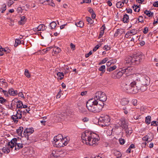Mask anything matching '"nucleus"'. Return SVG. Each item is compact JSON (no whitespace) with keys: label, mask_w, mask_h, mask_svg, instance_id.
I'll return each instance as SVG.
<instances>
[{"label":"nucleus","mask_w":158,"mask_h":158,"mask_svg":"<svg viewBox=\"0 0 158 158\" xmlns=\"http://www.w3.org/2000/svg\"><path fill=\"white\" fill-rule=\"evenodd\" d=\"M133 69L134 68L131 67H128L127 68L123 69L124 71V74L127 76L133 73Z\"/></svg>","instance_id":"nucleus-14"},{"label":"nucleus","mask_w":158,"mask_h":158,"mask_svg":"<svg viewBox=\"0 0 158 158\" xmlns=\"http://www.w3.org/2000/svg\"><path fill=\"white\" fill-rule=\"evenodd\" d=\"M110 121L109 116L107 115H102L98 119V124L102 127L107 126L109 125Z\"/></svg>","instance_id":"nucleus-6"},{"label":"nucleus","mask_w":158,"mask_h":158,"mask_svg":"<svg viewBox=\"0 0 158 158\" xmlns=\"http://www.w3.org/2000/svg\"><path fill=\"white\" fill-rule=\"evenodd\" d=\"M68 140H67L66 137L64 138V139L53 142V143L56 146V147H63L66 146L68 143Z\"/></svg>","instance_id":"nucleus-8"},{"label":"nucleus","mask_w":158,"mask_h":158,"mask_svg":"<svg viewBox=\"0 0 158 158\" xmlns=\"http://www.w3.org/2000/svg\"><path fill=\"white\" fill-rule=\"evenodd\" d=\"M108 60V59L107 58H104L103 60H102L99 63V65L102 64H104L106 63V61Z\"/></svg>","instance_id":"nucleus-44"},{"label":"nucleus","mask_w":158,"mask_h":158,"mask_svg":"<svg viewBox=\"0 0 158 158\" xmlns=\"http://www.w3.org/2000/svg\"><path fill=\"white\" fill-rule=\"evenodd\" d=\"M126 133L128 134H131L132 132V130L131 128L130 129V130H129V128H128V127H127V131H125Z\"/></svg>","instance_id":"nucleus-52"},{"label":"nucleus","mask_w":158,"mask_h":158,"mask_svg":"<svg viewBox=\"0 0 158 158\" xmlns=\"http://www.w3.org/2000/svg\"><path fill=\"white\" fill-rule=\"evenodd\" d=\"M148 27H145L144 28V29L143 31V32L144 34H146L148 33Z\"/></svg>","instance_id":"nucleus-54"},{"label":"nucleus","mask_w":158,"mask_h":158,"mask_svg":"<svg viewBox=\"0 0 158 158\" xmlns=\"http://www.w3.org/2000/svg\"><path fill=\"white\" fill-rule=\"evenodd\" d=\"M70 48L71 49L74 50L75 49V46L72 43L70 44Z\"/></svg>","instance_id":"nucleus-58"},{"label":"nucleus","mask_w":158,"mask_h":158,"mask_svg":"<svg viewBox=\"0 0 158 158\" xmlns=\"http://www.w3.org/2000/svg\"><path fill=\"white\" fill-rule=\"evenodd\" d=\"M117 67L115 65L110 67L107 69V70L109 72H111L116 69Z\"/></svg>","instance_id":"nucleus-33"},{"label":"nucleus","mask_w":158,"mask_h":158,"mask_svg":"<svg viewBox=\"0 0 158 158\" xmlns=\"http://www.w3.org/2000/svg\"><path fill=\"white\" fill-rule=\"evenodd\" d=\"M123 74H124V71L123 69H121V70L119 71L118 72L117 71H115L111 74V77L114 79L119 78Z\"/></svg>","instance_id":"nucleus-13"},{"label":"nucleus","mask_w":158,"mask_h":158,"mask_svg":"<svg viewBox=\"0 0 158 158\" xmlns=\"http://www.w3.org/2000/svg\"><path fill=\"white\" fill-rule=\"evenodd\" d=\"M139 81L141 85L143 86L139 87V89L143 92L145 91L147 89V86L150 83V78L148 76L145 75L141 77Z\"/></svg>","instance_id":"nucleus-5"},{"label":"nucleus","mask_w":158,"mask_h":158,"mask_svg":"<svg viewBox=\"0 0 158 158\" xmlns=\"http://www.w3.org/2000/svg\"><path fill=\"white\" fill-rule=\"evenodd\" d=\"M104 50L107 51L110 49V48L108 46L105 45L104 47Z\"/></svg>","instance_id":"nucleus-61"},{"label":"nucleus","mask_w":158,"mask_h":158,"mask_svg":"<svg viewBox=\"0 0 158 158\" xmlns=\"http://www.w3.org/2000/svg\"><path fill=\"white\" fill-rule=\"evenodd\" d=\"M105 27H103V26H102V27L101 28V29H102L100 31V33L99 35V38L101 37H102V36L103 35L104 32V30H105Z\"/></svg>","instance_id":"nucleus-35"},{"label":"nucleus","mask_w":158,"mask_h":158,"mask_svg":"<svg viewBox=\"0 0 158 158\" xmlns=\"http://www.w3.org/2000/svg\"><path fill=\"white\" fill-rule=\"evenodd\" d=\"M123 109L124 110V113L125 114H127L128 112H130V111L131 110V108L129 107L128 106L124 107Z\"/></svg>","instance_id":"nucleus-32"},{"label":"nucleus","mask_w":158,"mask_h":158,"mask_svg":"<svg viewBox=\"0 0 158 158\" xmlns=\"http://www.w3.org/2000/svg\"><path fill=\"white\" fill-rule=\"evenodd\" d=\"M116 6L118 8H121L124 6V3L121 2H118L116 4Z\"/></svg>","instance_id":"nucleus-31"},{"label":"nucleus","mask_w":158,"mask_h":158,"mask_svg":"<svg viewBox=\"0 0 158 158\" xmlns=\"http://www.w3.org/2000/svg\"><path fill=\"white\" fill-rule=\"evenodd\" d=\"M144 56L142 54H136L131 56H128L125 59L124 61V64L126 66L129 64L134 65L139 64L144 58Z\"/></svg>","instance_id":"nucleus-3"},{"label":"nucleus","mask_w":158,"mask_h":158,"mask_svg":"<svg viewBox=\"0 0 158 158\" xmlns=\"http://www.w3.org/2000/svg\"><path fill=\"white\" fill-rule=\"evenodd\" d=\"M6 5L5 4H3V7L1 9V10H2L1 11L2 13H3L5 11L6 9Z\"/></svg>","instance_id":"nucleus-45"},{"label":"nucleus","mask_w":158,"mask_h":158,"mask_svg":"<svg viewBox=\"0 0 158 158\" xmlns=\"http://www.w3.org/2000/svg\"><path fill=\"white\" fill-rule=\"evenodd\" d=\"M97 135L89 131H85L82 134L81 139L84 143L90 146H94L97 143L99 139Z\"/></svg>","instance_id":"nucleus-2"},{"label":"nucleus","mask_w":158,"mask_h":158,"mask_svg":"<svg viewBox=\"0 0 158 158\" xmlns=\"http://www.w3.org/2000/svg\"><path fill=\"white\" fill-rule=\"evenodd\" d=\"M9 146V147H4L2 148V150L4 153L8 154L10 152V150L9 148L10 146H9Z\"/></svg>","instance_id":"nucleus-26"},{"label":"nucleus","mask_w":158,"mask_h":158,"mask_svg":"<svg viewBox=\"0 0 158 158\" xmlns=\"http://www.w3.org/2000/svg\"><path fill=\"white\" fill-rule=\"evenodd\" d=\"M50 26L51 27V29L54 28L56 25V23L55 22H52L50 24Z\"/></svg>","instance_id":"nucleus-38"},{"label":"nucleus","mask_w":158,"mask_h":158,"mask_svg":"<svg viewBox=\"0 0 158 158\" xmlns=\"http://www.w3.org/2000/svg\"><path fill=\"white\" fill-rule=\"evenodd\" d=\"M130 33L132 34V35H135L137 33V31L135 29H133L131 31H130Z\"/></svg>","instance_id":"nucleus-47"},{"label":"nucleus","mask_w":158,"mask_h":158,"mask_svg":"<svg viewBox=\"0 0 158 158\" xmlns=\"http://www.w3.org/2000/svg\"><path fill=\"white\" fill-rule=\"evenodd\" d=\"M151 126H158V122L156 121H153L151 123Z\"/></svg>","instance_id":"nucleus-49"},{"label":"nucleus","mask_w":158,"mask_h":158,"mask_svg":"<svg viewBox=\"0 0 158 158\" xmlns=\"http://www.w3.org/2000/svg\"><path fill=\"white\" fill-rule=\"evenodd\" d=\"M144 13L149 17H152L153 16V14L150 10H145L144 11Z\"/></svg>","instance_id":"nucleus-27"},{"label":"nucleus","mask_w":158,"mask_h":158,"mask_svg":"<svg viewBox=\"0 0 158 158\" xmlns=\"http://www.w3.org/2000/svg\"><path fill=\"white\" fill-rule=\"evenodd\" d=\"M153 5V6H154V7H158V1L154 2Z\"/></svg>","instance_id":"nucleus-64"},{"label":"nucleus","mask_w":158,"mask_h":158,"mask_svg":"<svg viewBox=\"0 0 158 158\" xmlns=\"http://www.w3.org/2000/svg\"><path fill=\"white\" fill-rule=\"evenodd\" d=\"M106 66L104 65H103L100 67L98 69V70L101 71H105Z\"/></svg>","instance_id":"nucleus-40"},{"label":"nucleus","mask_w":158,"mask_h":158,"mask_svg":"<svg viewBox=\"0 0 158 158\" xmlns=\"http://www.w3.org/2000/svg\"><path fill=\"white\" fill-rule=\"evenodd\" d=\"M124 32V31L122 29H118L117 30L114 34V35L117 36L118 35H120Z\"/></svg>","instance_id":"nucleus-22"},{"label":"nucleus","mask_w":158,"mask_h":158,"mask_svg":"<svg viewBox=\"0 0 158 158\" xmlns=\"http://www.w3.org/2000/svg\"><path fill=\"white\" fill-rule=\"evenodd\" d=\"M118 123L125 131H127V128L128 127V122L124 118H121Z\"/></svg>","instance_id":"nucleus-12"},{"label":"nucleus","mask_w":158,"mask_h":158,"mask_svg":"<svg viewBox=\"0 0 158 158\" xmlns=\"http://www.w3.org/2000/svg\"><path fill=\"white\" fill-rule=\"evenodd\" d=\"M23 128L22 127H19V128L16 131L17 133L19 135H21L23 130Z\"/></svg>","instance_id":"nucleus-30"},{"label":"nucleus","mask_w":158,"mask_h":158,"mask_svg":"<svg viewBox=\"0 0 158 158\" xmlns=\"http://www.w3.org/2000/svg\"><path fill=\"white\" fill-rule=\"evenodd\" d=\"M136 83L130 77H128L126 79L125 82L122 84V88L123 91L128 93L135 94L139 90V86H137Z\"/></svg>","instance_id":"nucleus-1"},{"label":"nucleus","mask_w":158,"mask_h":158,"mask_svg":"<svg viewBox=\"0 0 158 158\" xmlns=\"http://www.w3.org/2000/svg\"><path fill=\"white\" fill-rule=\"evenodd\" d=\"M119 142L120 143L121 145L125 143V140L124 139H119Z\"/></svg>","instance_id":"nucleus-51"},{"label":"nucleus","mask_w":158,"mask_h":158,"mask_svg":"<svg viewBox=\"0 0 158 158\" xmlns=\"http://www.w3.org/2000/svg\"><path fill=\"white\" fill-rule=\"evenodd\" d=\"M63 152V151H61L56 150V151H53L52 155L54 157L56 158L59 156H61Z\"/></svg>","instance_id":"nucleus-15"},{"label":"nucleus","mask_w":158,"mask_h":158,"mask_svg":"<svg viewBox=\"0 0 158 158\" xmlns=\"http://www.w3.org/2000/svg\"><path fill=\"white\" fill-rule=\"evenodd\" d=\"M16 114L17 115L16 118L21 119L22 117V114L21 113H19L18 112H16Z\"/></svg>","instance_id":"nucleus-50"},{"label":"nucleus","mask_w":158,"mask_h":158,"mask_svg":"<svg viewBox=\"0 0 158 158\" xmlns=\"http://www.w3.org/2000/svg\"><path fill=\"white\" fill-rule=\"evenodd\" d=\"M21 44V41L19 39H16L15 40V46L17 47L18 45Z\"/></svg>","instance_id":"nucleus-42"},{"label":"nucleus","mask_w":158,"mask_h":158,"mask_svg":"<svg viewBox=\"0 0 158 158\" xmlns=\"http://www.w3.org/2000/svg\"><path fill=\"white\" fill-rule=\"evenodd\" d=\"M24 74L27 78H30L31 77V75L28 70L27 69H25V70Z\"/></svg>","instance_id":"nucleus-39"},{"label":"nucleus","mask_w":158,"mask_h":158,"mask_svg":"<svg viewBox=\"0 0 158 158\" xmlns=\"http://www.w3.org/2000/svg\"><path fill=\"white\" fill-rule=\"evenodd\" d=\"M76 25L77 27H82L84 26V23L82 21H80L79 22L76 23Z\"/></svg>","instance_id":"nucleus-36"},{"label":"nucleus","mask_w":158,"mask_h":158,"mask_svg":"<svg viewBox=\"0 0 158 158\" xmlns=\"http://www.w3.org/2000/svg\"><path fill=\"white\" fill-rule=\"evenodd\" d=\"M65 117L63 114H59L56 115L55 120L56 122H59L64 120Z\"/></svg>","instance_id":"nucleus-17"},{"label":"nucleus","mask_w":158,"mask_h":158,"mask_svg":"<svg viewBox=\"0 0 158 158\" xmlns=\"http://www.w3.org/2000/svg\"><path fill=\"white\" fill-rule=\"evenodd\" d=\"M19 141V139H17L16 138H14L10 141V142L8 143V145L10 146L11 148H13L15 146V150H18L23 147L24 144L28 145L29 143H30V141L25 140V139L23 138L22 140H21L22 143H18V142Z\"/></svg>","instance_id":"nucleus-4"},{"label":"nucleus","mask_w":158,"mask_h":158,"mask_svg":"<svg viewBox=\"0 0 158 158\" xmlns=\"http://www.w3.org/2000/svg\"><path fill=\"white\" fill-rule=\"evenodd\" d=\"M26 20L25 17V16H23L21 17V20L19 22V23L20 25H22L25 23Z\"/></svg>","instance_id":"nucleus-23"},{"label":"nucleus","mask_w":158,"mask_h":158,"mask_svg":"<svg viewBox=\"0 0 158 158\" xmlns=\"http://www.w3.org/2000/svg\"><path fill=\"white\" fill-rule=\"evenodd\" d=\"M2 92H3L4 95L6 97L8 96V91L7 92L6 91L2 90Z\"/></svg>","instance_id":"nucleus-55"},{"label":"nucleus","mask_w":158,"mask_h":158,"mask_svg":"<svg viewBox=\"0 0 158 158\" xmlns=\"http://www.w3.org/2000/svg\"><path fill=\"white\" fill-rule=\"evenodd\" d=\"M148 134L146 136H145L143 137L142 138V140H143L145 141H147V140H148Z\"/></svg>","instance_id":"nucleus-56"},{"label":"nucleus","mask_w":158,"mask_h":158,"mask_svg":"<svg viewBox=\"0 0 158 158\" xmlns=\"http://www.w3.org/2000/svg\"><path fill=\"white\" fill-rule=\"evenodd\" d=\"M94 100L93 98L89 100L86 104L87 108L89 110L92 112L94 113Z\"/></svg>","instance_id":"nucleus-11"},{"label":"nucleus","mask_w":158,"mask_h":158,"mask_svg":"<svg viewBox=\"0 0 158 158\" xmlns=\"http://www.w3.org/2000/svg\"><path fill=\"white\" fill-rule=\"evenodd\" d=\"M45 30V26L44 24H40L37 27L33 28V30L35 31H44Z\"/></svg>","instance_id":"nucleus-16"},{"label":"nucleus","mask_w":158,"mask_h":158,"mask_svg":"<svg viewBox=\"0 0 158 158\" xmlns=\"http://www.w3.org/2000/svg\"><path fill=\"white\" fill-rule=\"evenodd\" d=\"M17 114L15 115H13L11 116V118L14 121V122L17 123L18 121V119L19 118H17Z\"/></svg>","instance_id":"nucleus-37"},{"label":"nucleus","mask_w":158,"mask_h":158,"mask_svg":"<svg viewBox=\"0 0 158 158\" xmlns=\"http://www.w3.org/2000/svg\"><path fill=\"white\" fill-rule=\"evenodd\" d=\"M110 63L112 64H114L116 62L117 60L116 59H114L113 60H110Z\"/></svg>","instance_id":"nucleus-59"},{"label":"nucleus","mask_w":158,"mask_h":158,"mask_svg":"<svg viewBox=\"0 0 158 158\" xmlns=\"http://www.w3.org/2000/svg\"><path fill=\"white\" fill-rule=\"evenodd\" d=\"M151 117L150 116H148L145 118V123L147 124H149L151 123Z\"/></svg>","instance_id":"nucleus-29"},{"label":"nucleus","mask_w":158,"mask_h":158,"mask_svg":"<svg viewBox=\"0 0 158 158\" xmlns=\"http://www.w3.org/2000/svg\"><path fill=\"white\" fill-rule=\"evenodd\" d=\"M93 98L94 100H99L103 102L106 101L107 97L104 93L99 91L95 94Z\"/></svg>","instance_id":"nucleus-7"},{"label":"nucleus","mask_w":158,"mask_h":158,"mask_svg":"<svg viewBox=\"0 0 158 158\" xmlns=\"http://www.w3.org/2000/svg\"><path fill=\"white\" fill-rule=\"evenodd\" d=\"M129 102V101L128 99L126 98H123L121 99L120 103L122 105H127Z\"/></svg>","instance_id":"nucleus-20"},{"label":"nucleus","mask_w":158,"mask_h":158,"mask_svg":"<svg viewBox=\"0 0 158 158\" xmlns=\"http://www.w3.org/2000/svg\"><path fill=\"white\" fill-rule=\"evenodd\" d=\"M18 96L19 97H20L21 98H24V95H23V94L22 93V92H19L18 94Z\"/></svg>","instance_id":"nucleus-62"},{"label":"nucleus","mask_w":158,"mask_h":158,"mask_svg":"<svg viewBox=\"0 0 158 158\" xmlns=\"http://www.w3.org/2000/svg\"><path fill=\"white\" fill-rule=\"evenodd\" d=\"M57 75L58 76V78L60 80L62 79L64 77V74L62 72H59L57 73Z\"/></svg>","instance_id":"nucleus-34"},{"label":"nucleus","mask_w":158,"mask_h":158,"mask_svg":"<svg viewBox=\"0 0 158 158\" xmlns=\"http://www.w3.org/2000/svg\"><path fill=\"white\" fill-rule=\"evenodd\" d=\"M34 132V130L33 128H27L24 130L23 132V134L25 135V137L23 138L25 140L27 141H29V135L32 133Z\"/></svg>","instance_id":"nucleus-10"},{"label":"nucleus","mask_w":158,"mask_h":158,"mask_svg":"<svg viewBox=\"0 0 158 158\" xmlns=\"http://www.w3.org/2000/svg\"><path fill=\"white\" fill-rule=\"evenodd\" d=\"M17 108H22L23 106V103L22 101H18L17 102Z\"/></svg>","instance_id":"nucleus-28"},{"label":"nucleus","mask_w":158,"mask_h":158,"mask_svg":"<svg viewBox=\"0 0 158 158\" xmlns=\"http://www.w3.org/2000/svg\"><path fill=\"white\" fill-rule=\"evenodd\" d=\"M114 154L117 156V158H118L119 157H121L122 156L121 154L118 151H116L114 153Z\"/></svg>","instance_id":"nucleus-46"},{"label":"nucleus","mask_w":158,"mask_h":158,"mask_svg":"<svg viewBox=\"0 0 158 158\" xmlns=\"http://www.w3.org/2000/svg\"><path fill=\"white\" fill-rule=\"evenodd\" d=\"M63 139H64V138H63L62 135L61 134H59L57 136H55L54 137L53 141H55L56 140H61Z\"/></svg>","instance_id":"nucleus-25"},{"label":"nucleus","mask_w":158,"mask_h":158,"mask_svg":"<svg viewBox=\"0 0 158 158\" xmlns=\"http://www.w3.org/2000/svg\"><path fill=\"white\" fill-rule=\"evenodd\" d=\"M104 104L102 102L101 104H98V102L96 100H94V113H98L100 112Z\"/></svg>","instance_id":"nucleus-9"},{"label":"nucleus","mask_w":158,"mask_h":158,"mask_svg":"<svg viewBox=\"0 0 158 158\" xmlns=\"http://www.w3.org/2000/svg\"><path fill=\"white\" fill-rule=\"evenodd\" d=\"M61 94V91L60 90V91L59 92L58 94L56 95V97L57 98H59L60 97V94Z\"/></svg>","instance_id":"nucleus-60"},{"label":"nucleus","mask_w":158,"mask_h":158,"mask_svg":"<svg viewBox=\"0 0 158 158\" xmlns=\"http://www.w3.org/2000/svg\"><path fill=\"white\" fill-rule=\"evenodd\" d=\"M100 46H99L98 45H97L93 49V51L94 52H95L100 47Z\"/></svg>","instance_id":"nucleus-57"},{"label":"nucleus","mask_w":158,"mask_h":158,"mask_svg":"<svg viewBox=\"0 0 158 158\" xmlns=\"http://www.w3.org/2000/svg\"><path fill=\"white\" fill-rule=\"evenodd\" d=\"M0 85L3 87H6L8 85L5 79H0Z\"/></svg>","instance_id":"nucleus-19"},{"label":"nucleus","mask_w":158,"mask_h":158,"mask_svg":"<svg viewBox=\"0 0 158 158\" xmlns=\"http://www.w3.org/2000/svg\"><path fill=\"white\" fill-rule=\"evenodd\" d=\"M86 21L90 24H92L93 23V21L91 18L89 17H86Z\"/></svg>","instance_id":"nucleus-41"},{"label":"nucleus","mask_w":158,"mask_h":158,"mask_svg":"<svg viewBox=\"0 0 158 158\" xmlns=\"http://www.w3.org/2000/svg\"><path fill=\"white\" fill-rule=\"evenodd\" d=\"M8 93L9 94L13 96H15L17 95L18 94L17 91L15 90L13 88H11L9 89Z\"/></svg>","instance_id":"nucleus-18"},{"label":"nucleus","mask_w":158,"mask_h":158,"mask_svg":"<svg viewBox=\"0 0 158 158\" xmlns=\"http://www.w3.org/2000/svg\"><path fill=\"white\" fill-rule=\"evenodd\" d=\"M61 51L60 49L58 47H55L53 48L52 53L53 55L59 53Z\"/></svg>","instance_id":"nucleus-21"},{"label":"nucleus","mask_w":158,"mask_h":158,"mask_svg":"<svg viewBox=\"0 0 158 158\" xmlns=\"http://www.w3.org/2000/svg\"><path fill=\"white\" fill-rule=\"evenodd\" d=\"M88 11L91 14L94 12L93 10L91 8H89L88 9Z\"/></svg>","instance_id":"nucleus-63"},{"label":"nucleus","mask_w":158,"mask_h":158,"mask_svg":"<svg viewBox=\"0 0 158 158\" xmlns=\"http://www.w3.org/2000/svg\"><path fill=\"white\" fill-rule=\"evenodd\" d=\"M50 5L51 6H52V7H54L55 6V4L52 2V0L51 2L50 3H45V5Z\"/></svg>","instance_id":"nucleus-53"},{"label":"nucleus","mask_w":158,"mask_h":158,"mask_svg":"<svg viewBox=\"0 0 158 158\" xmlns=\"http://www.w3.org/2000/svg\"><path fill=\"white\" fill-rule=\"evenodd\" d=\"M123 21L124 23H127L129 21V16L128 15L125 14L123 16Z\"/></svg>","instance_id":"nucleus-24"},{"label":"nucleus","mask_w":158,"mask_h":158,"mask_svg":"<svg viewBox=\"0 0 158 158\" xmlns=\"http://www.w3.org/2000/svg\"><path fill=\"white\" fill-rule=\"evenodd\" d=\"M7 102V100L2 97H0V102L2 104Z\"/></svg>","instance_id":"nucleus-43"},{"label":"nucleus","mask_w":158,"mask_h":158,"mask_svg":"<svg viewBox=\"0 0 158 158\" xmlns=\"http://www.w3.org/2000/svg\"><path fill=\"white\" fill-rule=\"evenodd\" d=\"M138 20L139 22L143 23V19L142 16H139V18L138 19Z\"/></svg>","instance_id":"nucleus-48"}]
</instances>
